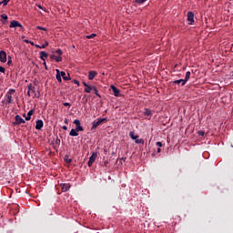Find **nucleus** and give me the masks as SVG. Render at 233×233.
<instances>
[{
  "label": "nucleus",
  "instance_id": "nucleus-22",
  "mask_svg": "<svg viewBox=\"0 0 233 233\" xmlns=\"http://www.w3.org/2000/svg\"><path fill=\"white\" fill-rule=\"evenodd\" d=\"M137 145H145V140L143 138L134 140Z\"/></svg>",
  "mask_w": 233,
  "mask_h": 233
},
{
  "label": "nucleus",
  "instance_id": "nucleus-47",
  "mask_svg": "<svg viewBox=\"0 0 233 233\" xmlns=\"http://www.w3.org/2000/svg\"><path fill=\"white\" fill-rule=\"evenodd\" d=\"M30 92H31V91H29V90L27 91V96H28L29 97H30Z\"/></svg>",
  "mask_w": 233,
  "mask_h": 233
},
{
  "label": "nucleus",
  "instance_id": "nucleus-37",
  "mask_svg": "<svg viewBox=\"0 0 233 233\" xmlns=\"http://www.w3.org/2000/svg\"><path fill=\"white\" fill-rule=\"evenodd\" d=\"M198 136H201V137H203V136H205V131H198Z\"/></svg>",
  "mask_w": 233,
  "mask_h": 233
},
{
  "label": "nucleus",
  "instance_id": "nucleus-18",
  "mask_svg": "<svg viewBox=\"0 0 233 233\" xmlns=\"http://www.w3.org/2000/svg\"><path fill=\"white\" fill-rule=\"evenodd\" d=\"M46 57H48V53H46V51H41L40 59H42V61H46Z\"/></svg>",
  "mask_w": 233,
  "mask_h": 233
},
{
  "label": "nucleus",
  "instance_id": "nucleus-15",
  "mask_svg": "<svg viewBox=\"0 0 233 233\" xmlns=\"http://www.w3.org/2000/svg\"><path fill=\"white\" fill-rule=\"evenodd\" d=\"M33 115H34V109L29 110L27 113V116L24 115V117H25V121H30V119H32Z\"/></svg>",
  "mask_w": 233,
  "mask_h": 233
},
{
  "label": "nucleus",
  "instance_id": "nucleus-16",
  "mask_svg": "<svg viewBox=\"0 0 233 233\" xmlns=\"http://www.w3.org/2000/svg\"><path fill=\"white\" fill-rule=\"evenodd\" d=\"M43 120L38 119L36 120V125H35V129L36 130H41V128H43Z\"/></svg>",
  "mask_w": 233,
  "mask_h": 233
},
{
  "label": "nucleus",
  "instance_id": "nucleus-8",
  "mask_svg": "<svg viewBox=\"0 0 233 233\" xmlns=\"http://www.w3.org/2000/svg\"><path fill=\"white\" fill-rule=\"evenodd\" d=\"M74 125H76V129L78 130L79 132H83V127H81V121L79 119H75L74 120Z\"/></svg>",
  "mask_w": 233,
  "mask_h": 233
},
{
  "label": "nucleus",
  "instance_id": "nucleus-17",
  "mask_svg": "<svg viewBox=\"0 0 233 233\" xmlns=\"http://www.w3.org/2000/svg\"><path fill=\"white\" fill-rule=\"evenodd\" d=\"M190 74H191L190 71H187L186 73L184 83L181 84V86H185V85H187V81H188V79H190Z\"/></svg>",
  "mask_w": 233,
  "mask_h": 233
},
{
  "label": "nucleus",
  "instance_id": "nucleus-24",
  "mask_svg": "<svg viewBox=\"0 0 233 233\" xmlns=\"http://www.w3.org/2000/svg\"><path fill=\"white\" fill-rule=\"evenodd\" d=\"M129 137H130L133 140L137 139V137H139V136L135 135L134 131H130V132H129Z\"/></svg>",
  "mask_w": 233,
  "mask_h": 233
},
{
  "label": "nucleus",
  "instance_id": "nucleus-34",
  "mask_svg": "<svg viewBox=\"0 0 233 233\" xmlns=\"http://www.w3.org/2000/svg\"><path fill=\"white\" fill-rule=\"evenodd\" d=\"M36 28L38 30H44L45 32H46V28L43 27V26H40V25H37Z\"/></svg>",
  "mask_w": 233,
  "mask_h": 233
},
{
  "label": "nucleus",
  "instance_id": "nucleus-23",
  "mask_svg": "<svg viewBox=\"0 0 233 233\" xmlns=\"http://www.w3.org/2000/svg\"><path fill=\"white\" fill-rule=\"evenodd\" d=\"M49 43L48 42H46L44 45H35V47L36 48H40V49H43V48H46V46H48Z\"/></svg>",
  "mask_w": 233,
  "mask_h": 233
},
{
  "label": "nucleus",
  "instance_id": "nucleus-32",
  "mask_svg": "<svg viewBox=\"0 0 233 233\" xmlns=\"http://www.w3.org/2000/svg\"><path fill=\"white\" fill-rule=\"evenodd\" d=\"M55 144L57 145L58 147L61 145V140L59 138H56L55 140Z\"/></svg>",
  "mask_w": 233,
  "mask_h": 233
},
{
  "label": "nucleus",
  "instance_id": "nucleus-50",
  "mask_svg": "<svg viewBox=\"0 0 233 233\" xmlns=\"http://www.w3.org/2000/svg\"><path fill=\"white\" fill-rule=\"evenodd\" d=\"M1 5H2V4H1V2H0V6H1Z\"/></svg>",
  "mask_w": 233,
  "mask_h": 233
},
{
  "label": "nucleus",
  "instance_id": "nucleus-27",
  "mask_svg": "<svg viewBox=\"0 0 233 233\" xmlns=\"http://www.w3.org/2000/svg\"><path fill=\"white\" fill-rule=\"evenodd\" d=\"M144 116H152V110L146 108L144 112Z\"/></svg>",
  "mask_w": 233,
  "mask_h": 233
},
{
  "label": "nucleus",
  "instance_id": "nucleus-19",
  "mask_svg": "<svg viewBox=\"0 0 233 233\" xmlns=\"http://www.w3.org/2000/svg\"><path fill=\"white\" fill-rule=\"evenodd\" d=\"M96 76H97V72H96V71H89V74H88L89 81H92L94 79V77H96Z\"/></svg>",
  "mask_w": 233,
  "mask_h": 233
},
{
  "label": "nucleus",
  "instance_id": "nucleus-36",
  "mask_svg": "<svg viewBox=\"0 0 233 233\" xmlns=\"http://www.w3.org/2000/svg\"><path fill=\"white\" fill-rule=\"evenodd\" d=\"M1 17L2 19H8V15H6L5 14L1 15Z\"/></svg>",
  "mask_w": 233,
  "mask_h": 233
},
{
  "label": "nucleus",
  "instance_id": "nucleus-45",
  "mask_svg": "<svg viewBox=\"0 0 233 233\" xmlns=\"http://www.w3.org/2000/svg\"><path fill=\"white\" fill-rule=\"evenodd\" d=\"M35 97H39V93H35Z\"/></svg>",
  "mask_w": 233,
  "mask_h": 233
},
{
  "label": "nucleus",
  "instance_id": "nucleus-40",
  "mask_svg": "<svg viewBox=\"0 0 233 233\" xmlns=\"http://www.w3.org/2000/svg\"><path fill=\"white\" fill-rule=\"evenodd\" d=\"M44 66L46 67V70L48 69V67L46 66V61L45 60L44 63H43Z\"/></svg>",
  "mask_w": 233,
  "mask_h": 233
},
{
  "label": "nucleus",
  "instance_id": "nucleus-7",
  "mask_svg": "<svg viewBox=\"0 0 233 233\" xmlns=\"http://www.w3.org/2000/svg\"><path fill=\"white\" fill-rule=\"evenodd\" d=\"M74 125H76V129L78 130L79 132H83V127H81V121L79 119H75L74 120Z\"/></svg>",
  "mask_w": 233,
  "mask_h": 233
},
{
  "label": "nucleus",
  "instance_id": "nucleus-13",
  "mask_svg": "<svg viewBox=\"0 0 233 233\" xmlns=\"http://www.w3.org/2000/svg\"><path fill=\"white\" fill-rule=\"evenodd\" d=\"M60 76L63 77L64 81H70V74L65 73V71H60Z\"/></svg>",
  "mask_w": 233,
  "mask_h": 233
},
{
  "label": "nucleus",
  "instance_id": "nucleus-43",
  "mask_svg": "<svg viewBox=\"0 0 233 233\" xmlns=\"http://www.w3.org/2000/svg\"><path fill=\"white\" fill-rule=\"evenodd\" d=\"M37 6H38V8H39L40 10H44L43 5H38Z\"/></svg>",
  "mask_w": 233,
  "mask_h": 233
},
{
  "label": "nucleus",
  "instance_id": "nucleus-10",
  "mask_svg": "<svg viewBox=\"0 0 233 233\" xmlns=\"http://www.w3.org/2000/svg\"><path fill=\"white\" fill-rule=\"evenodd\" d=\"M110 88L113 91L114 96L119 97V89H117V87H116V86H114V85H111Z\"/></svg>",
  "mask_w": 233,
  "mask_h": 233
},
{
  "label": "nucleus",
  "instance_id": "nucleus-11",
  "mask_svg": "<svg viewBox=\"0 0 233 233\" xmlns=\"http://www.w3.org/2000/svg\"><path fill=\"white\" fill-rule=\"evenodd\" d=\"M0 61L1 63H6V52L4 50L0 51Z\"/></svg>",
  "mask_w": 233,
  "mask_h": 233
},
{
  "label": "nucleus",
  "instance_id": "nucleus-30",
  "mask_svg": "<svg viewBox=\"0 0 233 233\" xmlns=\"http://www.w3.org/2000/svg\"><path fill=\"white\" fill-rule=\"evenodd\" d=\"M0 3L3 5V6H6V5L10 3V0H3Z\"/></svg>",
  "mask_w": 233,
  "mask_h": 233
},
{
  "label": "nucleus",
  "instance_id": "nucleus-38",
  "mask_svg": "<svg viewBox=\"0 0 233 233\" xmlns=\"http://www.w3.org/2000/svg\"><path fill=\"white\" fill-rule=\"evenodd\" d=\"M0 72H1L2 74H5V67H3V66H0Z\"/></svg>",
  "mask_w": 233,
  "mask_h": 233
},
{
  "label": "nucleus",
  "instance_id": "nucleus-25",
  "mask_svg": "<svg viewBox=\"0 0 233 233\" xmlns=\"http://www.w3.org/2000/svg\"><path fill=\"white\" fill-rule=\"evenodd\" d=\"M27 88L29 91L33 92L34 94H35V87L34 86H32V84H29L27 86Z\"/></svg>",
  "mask_w": 233,
  "mask_h": 233
},
{
  "label": "nucleus",
  "instance_id": "nucleus-42",
  "mask_svg": "<svg viewBox=\"0 0 233 233\" xmlns=\"http://www.w3.org/2000/svg\"><path fill=\"white\" fill-rule=\"evenodd\" d=\"M75 85H77L79 86V81L78 80H74Z\"/></svg>",
  "mask_w": 233,
  "mask_h": 233
},
{
  "label": "nucleus",
  "instance_id": "nucleus-49",
  "mask_svg": "<svg viewBox=\"0 0 233 233\" xmlns=\"http://www.w3.org/2000/svg\"><path fill=\"white\" fill-rule=\"evenodd\" d=\"M157 152H158V153L161 152V148L158 147V148H157Z\"/></svg>",
  "mask_w": 233,
  "mask_h": 233
},
{
  "label": "nucleus",
  "instance_id": "nucleus-31",
  "mask_svg": "<svg viewBox=\"0 0 233 233\" xmlns=\"http://www.w3.org/2000/svg\"><path fill=\"white\" fill-rule=\"evenodd\" d=\"M96 34H91V35H86V39H94V37H96Z\"/></svg>",
  "mask_w": 233,
  "mask_h": 233
},
{
  "label": "nucleus",
  "instance_id": "nucleus-2",
  "mask_svg": "<svg viewBox=\"0 0 233 233\" xmlns=\"http://www.w3.org/2000/svg\"><path fill=\"white\" fill-rule=\"evenodd\" d=\"M9 28H20L21 30H23V25H21V23H19V21L17 20H13L10 23Z\"/></svg>",
  "mask_w": 233,
  "mask_h": 233
},
{
  "label": "nucleus",
  "instance_id": "nucleus-3",
  "mask_svg": "<svg viewBox=\"0 0 233 233\" xmlns=\"http://www.w3.org/2000/svg\"><path fill=\"white\" fill-rule=\"evenodd\" d=\"M103 121H106V118H98L97 120H95L93 123H92V130H96V128L97 127H99V125H101V123H103Z\"/></svg>",
  "mask_w": 233,
  "mask_h": 233
},
{
  "label": "nucleus",
  "instance_id": "nucleus-14",
  "mask_svg": "<svg viewBox=\"0 0 233 233\" xmlns=\"http://www.w3.org/2000/svg\"><path fill=\"white\" fill-rule=\"evenodd\" d=\"M79 130L72 128L69 132V136H71L72 137H77V136H79Z\"/></svg>",
  "mask_w": 233,
  "mask_h": 233
},
{
  "label": "nucleus",
  "instance_id": "nucleus-48",
  "mask_svg": "<svg viewBox=\"0 0 233 233\" xmlns=\"http://www.w3.org/2000/svg\"><path fill=\"white\" fill-rule=\"evenodd\" d=\"M65 123H66V124L68 123V119L66 118V119H65Z\"/></svg>",
  "mask_w": 233,
  "mask_h": 233
},
{
  "label": "nucleus",
  "instance_id": "nucleus-35",
  "mask_svg": "<svg viewBox=\"0 0 233 233\" xmlns=\"http://www.w3.org/2000/svg\"><path fill=\"white\" fill-rule=\"evenodd\" d=\"M25 43H27L29 45H32V46H34V42L33 41H30V40H24Z\"/></svg>",
  "mask_w": 233,
  "mask_h": 233
},
{
  "label": "nucleus",
  "instance_id": "nucleus-4",
  "mask_svg": "<svg viewBox=\"0 0 233 233\" xmlns=\"http://www.w3.org/2000/svg\"><path fill=\"white\" fill-rule=\"evenodd\" d=\"M15 121L13 123L15 127H16V125H21L22 123H25V119H23V117H21V116L19 115H16L15 116Z\"/></svg>",
  "mask_w": 233,
  "mask_h": 233
},
{
  "label": "nucleus",
  "instance_id": "nucleus-44",
  "mask_svg": "<svg viewBox=\"0 0 233 233\" xmlns=\"http://www.w3.org/2000/svg\"><path fill=\"white\" fill-rule=\"evenodd\" d=\"M10 63H12V58L10 57V59L7 61V65H10Z\"/></svg>",
  "mask_w": 233,
  "mask_h": 233
},
{
  "label": "nucleus",
  "instance_id": "nucleus-29",
  "mask_svg": "<svg viewBox=\"0 0 233 233\" xmlns=\"http://www.w3.org/2000/svg\"><path fill=\"white\" fill-rule=\"evenodd\" d=\"M14 94H15V89H9L8 91H7V96H12V95H14Z\"/></svg>",
  "mask_w": 233,
  "mask_h": 233
},
{
  "label": "nucleus",
  "instance_id": "nucleus-12",
  "mask_svg": "<svg viewBox=\"0 0 233 233\" xmlns=\"http://www.w3.org/2000/svg\"><path fill=\"white\" fill-rule=\"evenodd\" d=\"M96 156H97L96 153L92 154V156L89 157V160H88V167H92V165H94V161H96Z\"/></svg>",
  "mask_w": 233,
  "mask_h": 233
},
{
  "label": "nucleus",
  "instance_id": "nucleus-39",
  "mask_svg": "<svg viewBox=\"0 0 233 233\" xmlns=\"http://www.w3.org/2000/svg\"><path fill=\"white\" fill-rule=\"evenodd\" d=\"M63 105H64V106H69L70 107V103H68V102H65Z\"/></svg>",
  "mask_w": 233,
  "mask_h": 233
},
{
  "label": "nucleus",
  "instance_id": "nucleus-33",
  "mask_svg": "<svg viewBox=\"0 0 233 233\" xmlns=\"http://www.w3.org/2000/svg\"><path fill=\"white\" fill-rule=\"evenodd\" d=\"M147 0H136V3H137L138 5H143V3H145Z\"/></svg>",
  "mask_w": 233,
  "mask_h": 233
},
{
  "label": "nucleus",
  "instance_id": "nucleus-21",
  "mask_svg": "<svg viewBox=\"0 0 233 233\" xmlns=\"http://www.w3.org/2000/svg\"><path fill=\"white\" fill-rule=\"evenodd\" d=\"M56 80L61 83L62 79H61V74H60V71L59 69H56Z\"/></svg>",
  "mask_w": 233,
  "mask_h": 233
},
{
  "label": "nucleus",
  "instance_id": "nucleus-28",
  "mask_svg": "<svg viewBox=\"0 0 233 233\" xmlns=\"http://www.w3.org/2000/svg\"><path fill=\"white\" fill-rule=\"evenodd\" d=\"M93 91L95 92L96 96H97L98 97H101V95H99V92L97 91V87H96L95 86L93 87Z\"/></svg>",
  "mask_w": 233,
  "mask_h": 233
},
{
  "label": "nucleus",
  "instance_id": "nucleus-20",
  "mask_svg": "<svg viewBox=\"0 0 233 233\" xmlns=\"http://www.w3.org/2000/svg\"><path fill=\"white\" fill-rule=\"evenodd\" d=\"M70 190V184H62V192H67Z\"/></svg>",
  "mask_w": 233,
  "mask_h": 233
},
{
  "label": "nucleus",
  "instance_id": "nucleus-5",
  "mask_svg": "<svg viewBox=\"0 0 233 233\" xmlns=\"http://www.w3.org/2000/svg\"><path fill=\"white\" fill-rule=\"evenodd\" d=\"M83 85L85 86V92L86 94H90V92H92V90H94V86H89L88 84H86V82H83Z\"/></svg>",
  "mask_w": 233,
  "mask_h": 233
},
{
  "label": "nucleus",
  "instance_id": "nucleus-41",
  "mask_svg": "<svg viewBox=\"0 0 233 233\" xmlns=\"http://www.w3.org/2000/svg\"><path fill=\"white\" fill-rule=\"evenodd\" d=\"M157 147H163V144L161 142H157Z\"/></svg>",
  "mask_w": 233,
  "mask_h": 233
},
{
  "label": "nucleus",
  "instance_id": "nucleus-46",
  "mask_svg": "<svg viewBox=\"0 0 233 233\" xmlns=\"http://www.w3.org/2000/svg\"><path fill=\"white\" fill-rule=\"evenodd\" d=\"M66 129H67L66 126H63V130H66Z\"/></svg>",
  "mask_w": 233,
  "mask_h": 233
},
{
  "label": "nucleus",
  "instance_id": "nucleus-1",
  "mask_svg": "<svg viewBox=\"0 0 233 233\" xmlns=\"http://www.w3.org/2000/svg\"><path fill=\"white\" fill-rule=\"evenodd\" d=\"M63 50L57 49L54 54L50 55L51 59H55L56 63H61L63 61Z\"/></svg>",
  "mask_w": 233,
  "mask_h": 233
},
{
  "label": "nucleus",
  "instance_id": "nucleus-6",
  "mask_svg": "<svg viewBox=\"0 0 233 233\" xmlns=\"http://www.w3.org/2000/svg\"><path fill=\"white\" fill-rule=\"evenodd\" d=\"M5 105H10V103H14V97L11 95H5L4 98Z\"/></svg>",
  "mask_w": 233,
  "mask_h": 233
},
{
  "label": "nucleus",
  "instance_id": "nucleus-9",
  "mask_svg": "<svg viewBox=\"0 0 233 233\" xmlns=\"http://www.w3.org/2000/svg\"><path fill=\"white\" fill-rule=\"evenodd\" d=\"M187 22L188 25H194V13L192 11L187 13Z\"/></svg>",
  "mask_w": 233,
  "mask_h": 233
},
{
  "label": "nucleus",
  "instance_id": "nucleus-26",
  "mask_svg": "<svg viewBox=\"0 0 233 233\" xmlns=\"http://www.w3.org/2000/svg\"><path fill=\"white\" fill-rule=\"evenodd\" d=\"M184 81H185V79H178V80L173 81V83L175 85H183Z\"/></svg>",
  "mask_w": 233,
  "mask_h": 233
}]
</instances>
